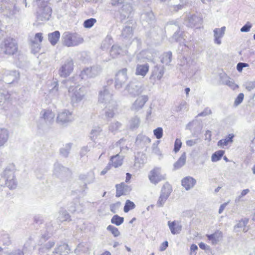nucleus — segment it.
I'll use <instances>...</instances> for the list:
<instances>
[{
  "instance_id": "obj_46",
  "label": "nucleus",
  "mask_w": 255,
  "mask_h": 255,
  "mask_svg": "<svg viewBox=\"0 0 255 255\" xmlns=\"http://www.w3.org/2000/svg\"><path fill=\"white\" fill-rule=\"evenodd\" d=\"M122 51L121 47L118 45H113L110 51V55L113 58L117 57Z\"/></svg>"
},
{
  "instance_id": "obj_34",
  "label": "nucleus",
  "mask_w": 255,
  "mask_h": 255,
  "mask_svg": "<svg viewBox=\"0 0 255 255\" xmlns=\"http://www.w3.org/2000/svg\"><path fill=\"white\" fill-rule=\"evenodd\" d=\"M123 157L119 154L113 156L111 157L110 164L112 165L114 167L117 168L123 164Z\"/></svg>"
},
{
  "instance_id": "obj_56",
  "label": "nucleus",
  "mask_w": 255,
  "mask_h": 255,
  "mask_svg": "<svg viewBox=\"0 0 255 255\" xmlns=\"http://www.w3.org/2000/svg\"><path fill=\"white\" fill-rule=\"evenodd\" d=\"M57 85V83H56L54 87L50 91V94L55 96V98H58L60 94Z\"/></svg>"
},
{
  "instance_id": "obj_1",
  "label": "nucleus",
  "mask_w": 255,
  "mask_h": 255,
  "mask_svg": "<svg viewBox=\"0 0 255 255\" xmlns=\"http://www.w3.org/2000/svg\"><path fill=\"white\" fill-rule=\"evenodd\" d=\"M63 45L67 47H75L82 44L84 40L81 35L76 32L66 31L62 36Z\"/></svg>"
},
{
  "instance_id": "obj_31",
  "label": "nucleus",
  "mask_w": 255,
  "mask_h": 255,
  "mask_svg": "<svg viewBox=\"0 0 255 255\" xmlns=\"http://www.w3.org/2000/svg\"><path fill=\"white\" fill-rule=\"evenodd\" d=\"M168 225L171 233L173 235H176L179 234L182 229V226L176 223L175 221H168Z\"/></svg>"
},
{
  "instance_id": "obj_9",
  "label": "nucleus",
  "mask_w": 255,
  "mask_h": 255,
  "mask_svg": "<svg viewBox=\"0 0 255 255\" xmlns=\"http://www.w3.org/2000/svg\"><path fill=\"white\" fill-rule=\"evenodd\" d=\"M40 115L41 117L37 124L39 128H43L44 124L49 125L53 121L54 114L50 110H43Z\"/></svg>"
},
{
  "instance_id": "obj_30",
  "label": "nucleus",
  "mask_w": 255,
  "mask_h": 255,
  "mask_svg": "<svg viewBox=\"0 0 255 255\" xmlns=\"http://www.w3.org/2000/svg\"><path fill=\"white\" fill-rule=\"evenodd\" d=\"M70 249L68 245L66 244H63L57 247L53 253L59 254L60 255H67Z\"/></svg>"
},
{
  "instance_id": "obj_5",
  "label": "nucleus",
  "mask_w": 255,
  "mask_h": 255,
  "mask_svg": "<svg viewBox=\"0 0 255 255\" xmlns=\"http://www.w3.org/2000/svg\"><path fill=\"white\" fill-rule=\"evenodd\" d=\"M101 71V68L99 66L96 65L87 67L81 71L78 78L81 80L95 78L100 73Z\"/></svg>"
},
{
  "instance_id": "obj_60",
  "label": "nucleus",
  "mask_w": 255,
  "mask_h": 255,
  "mask_svg": "<svg viewBox=\"0 0 255 255\" xmlns=\"http://www.w3.org/2000/svg\"><path fill=\"white\" fill-rule=\"evenodd\" d=\"M2 242H3V245L8 246L10 243V240L9 235L5 234L2 235Z\"/></svg>"
},
{
  "instance_id": "obj_19",
  "label": "nucleus",
  "mask_w": 255,
  "mask_h": 255,
  "mask_svg": "<svg viewBox=\"0 0 255 255\" xmlns=\"http://www.w3.org/2000/svg\"><path fill=\"white\" fill-rule=\"evenodd\" d=\"M69 172L68 168L63 166L59 163L54 165L53 174L58 177H61L67 175Z\"/></svg>"
},
{
  "instance_id": "obj_63",
  "label": "nucleus",
  "mask_w": 255,
  "mask_h": 255,
  "mask_svg": "<svg viewBox=\"0 0 255 255\" xmlns=\"http://www.w3.org/2000/svg\"><path fill=\"white\" fill-rule=\"evenodd\" d=\"M244 98V95L243 93H240L238 95L236 99H235L234 105L238 106L240 105L243 101Z\"/></svg>"
},
{
  "instance_id": "obj_40",
  "label": "nucleus",
  "mask_w": 255,
  "mask_h": 255,
  "mask_svg": "<svg viewBox=\"0 0 255 255\" xmlns=\"http://www.w3.org/2000/svg\"><path fill=\"white\" fill-rule=\"evenodd\" d=\"M72 146V143H68L64 145L60 149V154L64 157H67L70 153Z\"/></svg>"
},
{
  "instance_id": "obj_26",
  "label": "nucleus",
  "mask_w": 255,
  "mask_h": 255,
  "mask_svg": "<svg viewBox=\"0 0 255 255\" xmlns=\"http://www.w3.org/2000/svg\"><path fill=\"white\" fill-rule=\"evenodd\" d=\"M202 22L201 17H186L185 20V24L188 27L198 26Z\"/></svg>"
},
{
  "instance_id": "obj_6",
  "label": "nucleus",
  "mask_w": 255,
  "mask_h": 255,
  "mask_svg": "<svg viewBox=\"0 0 255 255\" xmlns=\"http://www.w3.org/2000/svg\"><path fill=\"white\" fill-rule=\"evenodd\" d=\"M50 0H34L37 6V13L39 15L51 16L52 8L48 3Z\"/></svg>"
},
{
  "instance_id": "obj_52",
  "label": "nucleus",
  "mask_w": 255,
  "mask_h": 255,
  "mask_svg": "<svg viewBox=\"0 0 255 255\" xmlns=\"http://www.w3.org/2000/svg\"><path fill=\"white\" fill-rule=\"evenodd\" d=\"M121 126L122 124L118 122L112 123L109 126V129L111 132H114L118 131L121 127Z\"/></svg>"
},
{
  "instance_id": "obj_21",
  "label": "nucleus",
  "mask_w": 255,
  "mask_h": 255,
  "mask_svg": "<svg viewBox=\"0 0 255 255\" xmlns=\"http://www.w3.org/2000/svg\"><path fill=\"white\" fill-rule=\"evenodd\" d=\"M149 65L147 63L144 64H137L136 66L135 74L136 76L145 77L148 72Z\"/></svg>"
},
{
  "instance_id": "obj_7",
  "label": "nucleus",
  "mask_w": 255,
  "mask_h": 255,
  "mask_svg": "<svg viewBox=\"0 0 255 255\" xmlns=\"http://www.w3.org/2000/svg\"><path fill=\"white\" fill-rule=\"evenodd\" d=\"M2 179L8 188L12 189L16 188L17 182L13 170L6 168L3 172Z\"/></svg>"
},
{
  "instance_id": "obj_37",
  "label": "nucleus",
  "mask_w": 255,
  "mask_h": 255,
  "mask_svg": "<svg viewBox=\"0 0 255 255\" xmlns=\"http://www.w3.org/2000/svg\"><path fill=\"white\" fill-rule=\"evenodd\" d=\"M235 137L233 133L229 134L225 138L222 139L218 141L217 145L219 146L223 147L224 146L227 145L229 143H232L233 139Z\"/></svg>"
},
{
  "instance_id": "obj_12",
  "label": "nucleus",
  "mask_w": 255,
  "mask_h": 255,
  "mask_svg": "<svg viewBox=\"0 0 255 255\" xmlns=\"http://www.w3.org/2000/svg\"><path fill=\"white\" fill-rule=\"evenodd\" d=\"M73 60L70 58H68L59 68V74L61 77L66 78L71 74L73 71Z\"/></svg>"
},
{
  "instance_id": "obj_2",
  "label": "nucleus",
  "mask_w": 255,
  "mask_h": 255,
  "mask_svg": "<svg viewBox=\"0 0 255 255\" xmlns=\"http://www.w3.org/2000/svg\"><path fill=\"white\" fill-rule=\"evenodd\" d=\"M68 91L71 104L73 107L76 106L83 99L86 94L85 88L80 87L79 86H70Z\"/></svg>"
},
{
  "instance_id": "obj_3",
  "label": "nucleus",
  "mask_w": 255,
  "mask_h": 255,
  "mask_svg": "<svg viewBox=\"0 0 255 255\" xmlns=\"http://www.w3.org/2000/svg\"><path fill=\"white\" fill-rule=\"evenodd\" d=\"M1 49L2 50L3 53L5 55H13L18 51L17 43L13 38L6 37L4 39L1 43Z\"/></svg>"
},
{
  "instance_id": "obj_13",
  "label": "nucleus",
  "mask_w": 255,
  "mask_h": 255,
  "mask_svg": "<svg viewBox=\"0 0 255 255\" xmlns=\"http://www.w3.org/2000/svg\"><path fill=\"white\" fill-rule=\"evenodd\" d=\"M2 76H0V80L6 84H11L16 81L19 77V73L16 71H8L2 69L1 71Z\"/></svg>"
},
{
  "instance_id": "obj_28",
  "label": "nucleus",
  "mask_w": 255,
  "mask_h": 255,
  "mask_svg": "<svg viewBox=\"0 0 255 255\" xmlns=\"http://www.w3.org/2000/svg\"><path fill=\"white\" fill-rule=\"evenodd\" d=\"M13 99H16L12 92H8L6 91H0V105L5 101H11Z\"/></svg>"
},
{
  "instance_id": "obj_47",
  "label": "nucleus",
  "mask_w": 255,
  "mask_h": 255,
  "mask_svg": "<svg viewBox=\"0 0 255 255\" xmlns=\"http://www.w3.org/2000/svg\"><path fill=\"white\" fill-rule=\"evenodd\" d=\"M124 218L118 215H115L111 219V222L116 226H120L123 223Z\"/></svg>"
},
{
  "instance_id": "obj_16",
  "label": "nucleus",
  "mask_w": 255,
  "mask_h": 255,
  "mask_svg": "<svg viewBox=\"0 0 255 255\" xmlns=\"http://www.w3.org/2000/svg\"><path fill=\"white\" fill-rule=\"evenodd\" d=\"M165 73V68L162 65H156L152 69L149 80L150 83L154 84L157 80H160Z\"/></svg>"
},
{
  "instance_id": "obj_42",
  "label": "nucleus",
  "mask_w": 255,
  "mask_h": 255,
  "mask_svg": "<svg viewBox=\"0 0 255 255\" xmlns=\"http://www.w3.org/2000/svg\"><path fill=\"white\" fill-rule=\"evenodd\" d=\"M172 60V52L168 51L167 52L164 53L161 58V62L162 63L168 65L171 62Z\"/></svg>"
},
{
  "instance_id": "obj_11",
  "label": "nucleus",
  "mask_w": 255,
  "mask_h": 255,
  "mask_svg": "<svg viewBox=\"0 0 255 255\" xmlns=\"http://www.w3.org/2000/svg\"><path fill=\"white\" fill-rule=\"evenodd\" d=\"M148 178L151 183L155 185L159 182L166 179L165 174H162L160 167H155L151 170L148 175Z\"/></svg>"
},
{
  "instance_id": "obj_54",
  "label": "nucleus",
  "mask_w": 255,
  "mask_h": 255,
  "mask_svg": "<svg viewBox=\"0 0 255 255\" xmlns=\"http://www.w3.org/2000/svg\"><path fill=\"white\" fill-rule=\"evenodd\" d=\"M97 20L95 18H91L86 20L83 23V25L85 28H91L96 22Z\"/></svg>"
},
{
  "instance_id": "obj_4",
  "label": "nucleus",
  "mask_w": 255,
  "mask_h": 255,
  "mask_svg": "<svg viewBox=\"0 0 255 255\" xmlns=\"http://www.w3.org/2000/svg\"><path fill=\"white\" fill-rule=\"evenodd\" d=\"M143 89L142 84L135 79L130 81L125 87V90L132 97L140 95L143 92Z\"/></svg>"
},
{
  "instance_id": "obj_45",
  "label": "nucleus",
  "mask_w": 255,
  "mask_h": 255,
  "mask_svg": "<svg viewBox=\"0 0 255 255\" xmlns=\"http://www.w3.org/2000/svg\"><path fill=\"white\" fill-rule=\"evenodd\" d=\"M225 151L220 150L215 152L212 155L211 160L212 162H217L220 160L223 156Z\"/></svg>"
},
{
  "instance_id": "obj_59",
  "label": "nucleus",
  "mask_w": 255,
  "mask_h": 255,
  "mask_svg": "<svg viewBox=\"0 0 255 255\" xmlns=\"http://www.w3.org/2000/svg\"><path fill=\"white\" fill-rule=\"evenodd\" d=\"M182 145V142L179 138H176L174 143V151L175 153L177 152L180 149Z\"/></svg>"
},
{
  "instance_id": "obj_14",
  "label": "nucleus",
  "mask_w": 255,
  "mask_h": 255,
  "mask_svg": "<svg viewBox=\"0 0 255 255\" xmlns=\"http://www.w3.org/2000/svg\"><path fill=\"white\" fill-rule=\"evenodd\" d=\"M172 191V187L168 183H166L163 185L161 190L160 196L157 202L156 205L158 207H162L164 205Z\"/></svg>"
},
{
  "instance_id": "obj_53",
  "label": "nucleus",
  "mask_w": 255,
  "mask_h": 255,
  "mask_svg": "<svg viewBox=\"0 0 255 255\" xmlns=\"http://www.w3.org/2000/svg\"><path fill=\"white\" fill-rule=\"evenodd\" d=\"M107 229L108 231L111 232L115 237H117L120 235V232L118 229L112 225H109Z\"/></svg>"
},
{
  "instance_id": "obj_18",
  "label": "nucleus",
  "mask_w": 255,
  "mask_h": 255,
  "mask_svg": "<svg viewBox=\"0 0 255 255\" xmlns=\"http://www.w3.org/2000/svg\"><path fill=\"white\" fill-rule=\"evenodd\" d=\"M170 9L174 11H178L190 5L188 0H170Z\"/></svg>"
},
{
  "instance_id": "obj_32",
  "label": "nucleus",
  "mask_w": 255,
  "mask_h": 255,
  "mask_svg": "<svg viewBox=\"0 0 255 255\" xmlns=\"http://www.w3.org/2000/svg\"><path fill=\"white\" fill-rule=\"evenodd\" d=\"M57 221L59 222H63L64 221H70V216L67 213V211L64 208H61L58 213V216L57 217Z\"/></svg>"
},
{
  "instance_id": "obj_55",
  "label": "nucleus",
  "mask_w": 255,
  "mask_h": 255,
  "mask_svg": "<svg viewBox=\"0 0 255 255\" xmlns=\"http://www.w3.org/2000/svg\"><path fill=\"white\" fill-rule=\"evenodd\" d=\"M40 44L41 43H30L31 51L33 53L36 54L39 52Z\"/></svg>"
},
{
  "instance_id": "obj_36",
  "label": "nucleus",
  "mask_w": 255,
  "mask_h": 255,
  "mask_svg": "<svg viewBox=\"0 0 255 255\" xmlns=\"http://www.w3.org/2000/svg\"><path fill=\"white\" fill-rule=\"evenodd\" d=\"M9 133L5 128H0V147L3 145L7 141Z\"/></svg>"
},
{
  "instance_id": "obj_10",
  "label": "nucleus",
  "mask_w": 255,
  "mask_h": 255,
  "mask_svg": "<svg viewBox=\"0 0 255 255\" xmlns=\"http://www.w3.org/2000/svg\"><path fill=\"white\" fill-rule=\"evenodd\" d=\"M128 79L127 69L123 68L118 71L115 79V87L117 90H120L125 84Z\"/></svg>"
},
{
  "instance_id": "obj_50",
  "label": "nucleus",
  "mask_w": 255,
  "mask_h": 255,
  "mask_svg": "<svg viewBox=\"0 0 255 255\" xmlns=\"http://www.w3.org/2000/svg\"><path fill=\"white\" fill-rule=\"evenodd\" d=\"M135 207V205L133 202L127 200L124 208V211L125 213H128L129 210L133 209Z\"/></svg>"
},
{
  "instance_id": "obj_35",
  "label": "nucleus",
  "mask_w": 255,
  "mask_h": 255,
  "mask_svg": "<svg viewBox=\"0 0 255 255\" xmlns=\"http://www.w3.org/2000/svg\"><path fill=\"white\" fill-rule=\"evenodd\" d=\"M140 120L137 116L132 117L129 121L128 127L130 129L134 130L137 128L140 125Z\"/></svg>"
},
{
  "instance_id": "obj_48",
  "label": "nucleus",
  "mask_w": 255,
  "mask_h": 255,
  "mask_svg": "<svg viewBox=\"0 0 255 255\" xmlns=\"http://www.w3.org/2000/svg\"><path fill=\"white\" fill-rule=\"evenodd\" d=\"M122 35L124 38H129L132 36V29L130 26H126L123 30Z\"/></svg>"
},
{
  "instance_id": "obj_33",
  "label": "nucleus",
  "mask_w": 255,
  "mask_h": 255,
  "mask_svg": "<svg viewBox=\"0 0 255 255\" xmlns=\"http://www.w3.org/2000/svg\"><path fill=\"white\" fill-rule=\"evenodd\" d=\"M150 139L148 137L142 134H139L136 137L135 143L137 145L142 146L146 143L150 142Z\"/></svg>"
},
{
  "instance_id": "obj_43",
  "label": "nucleus",
  "mask_w": 255,
  "mask_h": 255,
  "mask_svg": "<svg viewBox=\"0 0 255 255\" xmlns=\"http://www.w3.org/2000/svg\"><path fill=\"white\" fill-rule=\"evenodd\" d=\"M186 155L185 152H184L180 157L179 159L174 163V166L175 169H178L183 166L186 162Z\"/></svg>"
},
{
  "instance_id": "obj_20",
  "label": "nucleus",
  "mask_w": 255,
  "mask_h": 255,
  "mask_svg": "<svg viewBox=\"0 0 255 255\" xmlns=\"http://www.w3.org/2000/svg\"><path fill=\"white\" fill-rule=\"evenodd\" d=\"M148 101V97L146 96H141L139 97L133 103L131 106V110L138 111L141 109L145 103Z\"/></svg>"
},
{
  "instance_id": "obj_23",
  "label": "nucleus",
  "mask_w": 255,
  "mask_h": 255,
  "mask_svg": "<svg viewBox=\"0 0 255 255\" xmlns=\"http://www.w3.org/2000/svg\"><path fill=\"white\" fill-rule=\"evenodd\" d=\"M116 196L117 197H119L123 195H126L131 190L130 186L126 185L124 183H122L120 184H117L116 185Z\"/></svg>"
},
{
  "instance_id": "obj_62",
  "label": "nucleus",
  "mask_w": 255,
  "mask_h": 255,
  "mask_svg": "<svg viewBox=\"0 0 255 255\" xmlns=\"http://www.w3.org/2000/svg\"><path fill=\"white\" fill-rule=\"evenodd\" d=\"M252 26V24L250 22H247L241 28V31L243 32H249L251 27Z\"/></svg>"
},
{
  "instance_id": "obj_17",
  "label": "nucleus",
  "mask_w": 255,
  "mask_h": 255,
  "mask_svg": "<svg viewBox=\"0 0 255 255\" xmlns=\"http://www.w3.org/2000/svg\"><path fill=\"white\" fill-rule=\"evenodd\" d=\"M90 137L94 141L105 138V135L102 130L101 127L99 126L94 127L90 132Z\"/></svg>"
},
{
  "instance_id": "obj_27",
  "label": "nucleus",
  "mask_w": 255,
  "mask_h": 255,
  "mask_svg": "<svg viewBox=\"0 0 255 255\" xmlns=\"http://www.w3.org/2000/svg\"><path fill=\"white\" fill-rule=\"evenodd\" d=\"M221 80L223 84L227 85L233 90L239 87L238 85L234 83L233 79L229 78L226 74L221 76Z\"/></svg>"
},
{
  "instance_id": "obj_29",
  "label": "nucleus",
  "mask_w": 255,
  "mask_h": 255,
  "mask_svg": "<svg viewBox=\"0 0 255 255\" xmlns=\"http://www.w3.org/2000/svg\"><path fill=\"white\" fill-rule=\"evenodd\" d=\"M206 237L209 241H211L213 245H216L222 240L223 235L221 231H217L212 234L207 235Z\"/></svg>"
},
{
  "instance_id": "obj_44",
  "label": "nucleus",
  "mask_w": 255,
  "mask_h": 255,
  "mask_svg": "<svg viewBox=\"0 0 255 255\" xmlns=\"http://www.w3.org/2000/svg\"><path fill=\"white\" fill-rule=\"evenodd\" d=\"M55 245V242L53 241H49L43 246L39 249L40 253H44L48 252Z\"/></svg>"
},
{
  "instance_id": "obj_64",
  "label": "nucleus",
  "mask_w": 255,
  "mask_h": 255,
  "mask_svg": "<svg viewBox=\"0 0 255 255\" xmlns=\"http://www.w3.org/2000/svg\"><path fill=\"white\" fill-rule=\"evenodd\" d=\"M188 110V105L186 102L182 101L177 108L178 111H187Z\"/></svg>"
},
{
  "instance_id": "obj_41",
  "label": "nucleus",
  "mask_w": 255,
  "mask_h": 255,
  "mask_svg": "<svg viewBox=\"0 0 255 255\" xmlns=\"http://www.w3.org/2000/svg\"><path fill=\"white\" fill-rule=\"evenodd\" d=\"M249 223L248 219H244L240 220L239 223L235 226V228H240L242 229L243 232L246 233L248 230L249 228L247 227V225Z\"/></svg>"
},
{
  "instance_id": "obj_57",
  "label": "nucleus",
  "mask_w": 255,
  "mask_h": 255,
  "mask_svg": "<svg viewBox=\"0 0 255 255\" xmlns=\"http://www.w3.org/2000/svg\"><path fill=\"white\" fill-rule=\"evenodd\" d=\"M50 231H51V230L49 229L48 231L41 235L39 241L41 244L50 238L51 235V234L49 233Z\"/></svg>"
},
{
  "instance_id": "obj_22",
  "label": "nucleus",
  "mask_w": 255,
  "mask_h": 255,
  "mask_svg": "<svg viewBox=\"0 0 255 255\" xmlns=\"http://www.w3.org/2000/svg\"><path fill=\"white\" fill-rule=\"evenodd\" d=\"M226 27H222L220 28H215L213 30L214 42L215 44L220 45L222 43L221 39L225 34Z\"/></svg>"
},
{
  "instance_id": "obj_38",
  "label": "nucleus",
  "mask_w": 255,
  "mask_h": 255,
  "mask_svg": "<svg viewBox=\"0 0 255 255\" xmlns=\"http://www.w3.org/2000/svg\"><path fill=\"white\" fill-rule=\"evenodd\" d=\"M60 36L59 31H55L52 33L48 34V39L52 45H55L58 41Z\"/></svg>"
},
{
  "instance_id": "obj_39",
  "label": "nucleus",
  "mask_w": 255,
  "mask_h": 255,
  "mask_svg": "<svg viewBox=\"0 0 255 255\" xmlns=\"http://www.w3.org/2000/svg\"><path fill=\"white\" fill-rule=\"evenodd\" d=\"M121 10L124 14H131L134 9L131 3L126 2L125 3H123L121 7Z\"/></svg>"
},
{
  "instance_id": "obj_15",
  "label": "nucleus",
  "mask_w": 255,
  "mask_h": 255,
  "mask_svg": "<svg viewBox=\"0 0 255 255\" xmlns=\"http://www.w3.org/2000/svg\"><path fill=\"white\" fill-rule=\"evenodd\" d=\"M113 94L108 87L105 86L103 89L99 92V102L101 103L111 104L112 106L115 105L113 101Z\"/></svg>"
},
{
  "instance_id": "obj_25",
  "label": "nucleus",
  "mask_w": 255,
  "mask_h": 255,
  "mask_svg": "<svg viewBox=\"0 0 255 255\" xmlns=\"http://www.w3.org/2000/svg\"><path fill=\"white\" fill-rule=\"evenodd\" d=\"M182 185L186 190L192 188L196 183V180L192 177L187 176L184 178L181 181Z\"/></svg>"
},
{
  "instance_id": "obj_58",
  "label": "nucleus",
  "mask_w": 255,
  "mask_h": 255,
  "mask_svg": "<svg viewBox=\"0 0 255 255\" xmlns=\"http://www.w3.org/2000/svg\"><path fill=\"white\" fill-rule=\"evenodd\" d=\"M153 133L157 139H160L163 135V129L159 127L153 130Z\"/></svg>"
},
{
  "instance_id": "obj_51",
  "label": "nucleus",
  "mask_w": 255,
  "mask_h": 255,
  "mask_svg": "<svg viewBox=\"0 0 255 255\" xmlns=\"http://www.w3.org/2000/svg\"><path fill=\"white\" fill-rule=\"evenodd\" d=\"M88 247L85 246L83 244H79L75 249V253L79 255H81V253L86 254L88 253Z\"/></svg>"
},
{
  "instance_id": "obj_49",
  "label": "nucleus",
  "mask_w": 255,
  "mask_h": 255,
  "mask_svg": "<svg viewBox=\"0 0 255 255\" xmlns=\"http://www.w3.org/2000/svg\"><path fill=\"white\" fill-rule=\"evenodd\" d=\"M43 40L42 33H37L34 37H31L29 39L30 43H41Z\"/></svg>"
},
{
  "instance_id": "obj_61",
  "label": "nucleus",
  "mask_w": 255,
  "mask_h": 255,
  "mask_svg": "<svg viewBox=\"0 0 255 255\" xmlns=\"http://www.w3.org/2000/svg\"><path fill=\"white\" fill-rule=\"evenodd\" d=\"M115 105H114V107L112 108V109H108L105 111V115L106 117L112 118L114 117L115 115L114 109H116Z\"/></svg>"
},
{
  "instance_id": "obj_8",
  "label": "nucleus",
  "mask_w": 255,
  "mask_h": 255,
  "mask_svg": "<svg viewBox=\"0 0 255 255\" xmlns=\"http://www.w3.org/2000/svg\"><path fill=\"white\" fill-rule=\"evenodd\" d=\"M74 120L73 112L66 109L59 112L57 117V123L63 126H66Z\"/></svg>"
},
{
  "instance_id": "obj_24",
  "label": "nucleus",
  "mask_w": 255,
  "mask_h": 255,
  "mask_svg": "<svg viewBox=\"0 0 255 255\" xmlns=\"http://www.w3.org/2000/svg\"><path fill=\"white\" fill-rule=\"evenodd\" d=\"M79 178L85 182L84 186L87 188V184L92 183L94 181L95 174L93 171H90L86 174H81Z\"/></svg>"
}]
</instances>
